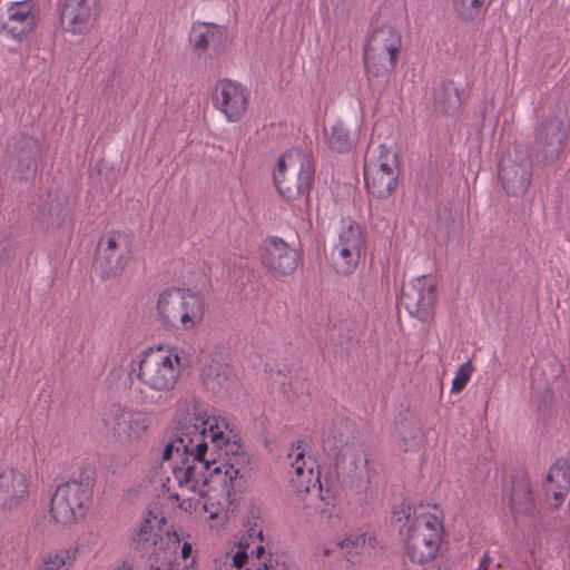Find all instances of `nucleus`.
I'll list each match as a JSON object with an SVG mask.
<instances>
[{
    "label": "nucleus",
    "instance_id": "obj_5",
    "mask_svg": "<svg viewBox=\"0 0 570 570\" xmlns=\"http://www.w3.org/2000/svg\"><path fill=\"white\" fill-rule=\"evenodd\" d=\"M180 357L177 348L149 350L132 362V373L140 383L151 391L169 393L175 389L179 376Z\"/></svg>",
    "mask_w": 570,
    "mask_h": 570
},
{
    "label": "nucleus",
    "instance_id": "obj_36",
    "mask_svg": "<svg viewBox=\"0 0 570 570\" xmlns=\"http://www.w3.org/2000/svg\"><path fill=\"white\" fill-rule=\"evenodd\" d=\"M189 538V534H185L184 532L178 533L174 531L173 533H168V541L171 544V548L176 551L180 549V557L185 561L191 558L193 547L188 541H185V538Z\"/></svg>",
    "mask_w": 570,
    "mask_h": 570
},
{
    "label": "nucleus",
    "instance_id": "obj_9",
    "mask_svg": "<svg viewBox=\"0 0 570 570\" xmlns=\"http://www.w3.org/2000/svg\"><path fill=\"white\" fill-rule=\"evenodd\" d=\"M336 424L326 432L324 443L328 450L334 451L340 448V454L336 458V473L342 483L350 487L360 488L363 483L368 482L367 478V456L365 450L361 445H344L343 433L335 431Z\"/></svg>",
    "mask_w": 570,
    "mask_h": 570
},
{
    "label": "nucleus",
    "instance_id": "obj_40",
    "mask_svg": "<svg viewBox=\"0 0 570 570\" xmlns=\"http://www.w3.org/2000/svg\"><path fill=\"white\" fill-rule=\"evenodd\" d=\"M170 499H173L175 501H178L179 500V495L177 493H171L170 494Z\"/></svg>",
    "mask_w": 570,
    "mask_h": 570
},
{
    "label": "nucleus",
    "instance_id": "obj_10",
    "mask_svg": "<svg viewBox=\"0 0 570 570\" xmlns=\"http://www.w3.org/2000/svg\"><path fill=\"white\" fill-rule=\"evenodd\" d=\"M364 180L371 195L387 198L397 185L396 155L385 145H380L376 151L365 158Z\"/></svg>",
    "mask_w": 570,
    "mask_h": 570
},
{
    "label": "nucleus",
    "instance_id": "obj_33",
    "mask_svg": "<svg viewBox=\"0 0 570 570\" xmlns=\"http://www.w3.org/2000/svg\"><path fill=\"white\" fill-rule=\"evenodd\" d=\"M330 147L337 153H347L355 145V138L341 121H336L327 134Z\"/></svg>",
    "mask_w": 570,
    "mask_h": 570
},
{
    "label": "nucleus",
    "instance_id": "obj_8",
    "mask_svg": "<svg viewBox=\"0 0 570 570\" xmlns=\"http://www.w3.org/2000/svg\"><path fill=\"white\" fill-rule=\"evenodd\" d=\"M95 480L89 474L70 479L57 487L50 502V512L56 522L68 524L81 517L90 501Z\"/></svg>",
    "mask_w": 570,
    "mask_h": 570
},
{
    "label": "nucleus",
    "instance_id": "obj_43",
    "mask_svg": "<svg viewBox=\"0 0 570 570\" xmlns=\"http://www.w3.org/2000/svg\"><path fill=\"white\" fill-rule=\"evenodd\" d=\"M226 570H232V569H226Z\"/></svg>",
    "mask_w": 570,
    "mask_h": 570
},
{
    "label": "nucleus",
    "instance_id": "obj_30",
    "mask_svg": "<svg viewBox=\"0 0 570 570\" xmlns=\"http://www.w3.org/2000/svg\"><path fill=\"white\" fill-rule=\"evenodd\" d=\"M159 534L155 530L154 520L145 518L131 537V546L140 553H147L157 543Z\"/></svg>",
    "mask_w": 570,
    "mask_h": 570
},
{
    "label": "nucleus",
    "instance_id": "obj_4",
    "mask_svg": "<svg viewBox=\"0 0 570 570\" xmlns=\"http://www.w3.org/2000/svg\"><path fill=\"white\" fill-rule=\"evenodd\" d=\"M156 309L164 326L191 331L204 320L205 302L198 293L190 289L168 287L159 293Z\"/></svg>",
    "mask_w": 570,
    "mask_h": 570
},
{
    "label": "nucleus",
    "instance_id": "obj_11",
    "mask_svg": "<svg viewBox=\"0 0 570 570\" xmlns=\"http://www.w3.org/2000/svg\"><path fill=\"white\" fill-rule=\"evenodd\" d=\"M363 247L364 236L360 225L343 222L330 252V262L334 271L343 276L353 274L358 266Z\"/></svg>",
    "mask_w": 570,
    "mask_h": 570
},
{
    "label": "nucleus",
    "instance_id": "obj_35",
    "mask_svg": "<svg viewBox=\"0 0 570 570\" xmlns=\"http://www.w3.org/2000/svg\"><path fill=\"white\" fill-rule=\"evenodd\" d=\"M487 0H453V9L461 20L472 21L481 13Z\"/></svg>",
    "mask_w": 570,
    "mask_h": 570
},
{
    "label": "nucleus",
    "instance_id": "obj_29",
    "mask_svg": "<svg viewBox=\"0 0 570 570\" xmlns=\"http://www.w3.org/2000/svg\"><path fill=\"white\" fill-rule=\"evenodd\" d=\"M130 411H126L119 405H112L104 419L105 428L112 436L121 442H128V424Z\"/></svg>",
    "mask_w": 570,
    "mask_h": 570
},
{
    "label": "nucleus",
    "instance_id": "obj_28",
    "mask_svg": "<svg viewBox=\"0 0 570 570\" xmlns=\"http://www.w3.org/2000/svg\"><path fill=\"white\" fill-rule=\"evenodd\" d=\"M375 544L376 538L366 532H351L336 543L347 560L353 563L355 562L354 557L360 556L365 549H373Z\"/></svg>",
    "mask_w": 570,
    "mask_h": 570
},
{
    "label": "nucleus",
    "instance_id": "obj_34",
    "mask_svg": "<svg viewBox=\"0 0 570 570\" xmlns=\"http://www.w3.org/2000/svg\"><path fill=\"white\" fill-rule=\"evenodd\" d=\"M149 426L150 417L148 413L141 411L130 412L128 424V442L144 438L147 434Z\"/></svg>",
    "mask_w": 570,
    "mask_h": 570
},
{
    "label": "nucleus",
    "instance_id": "obj_27",
    "mask_svg": "<svg viewBox=\"0 0 570 570\" xmlns=\"http://www.w3.org/2000/svg\"><path fill=\"white\" fill-rule=\"evenodd\" d=\"M79 546H70L43 556L38 570H72L79 556Z\"/></svg>",
    "mask_w": 570,
    "mask_h": 570
},
{
    "label": "nucleus",
    "instance_id": "obj_17",
    "mask_svg": "<svg viewBox=\"0 0 570 570\" xmlns=\"http://www.w3.org/2000/svg\"><path fill=\"white\" fill-rule=\"evenodd\" d=\"M238 551L233 556V567L236 570H288L283 556L271 553L262 544L250 549L245 537L238 540Z\"/></svg>",
    "mask_w": 570,
    "mask_h": 570
},
{
    "label": "nucleus",
    "instance_id": "obj_20",
    "mask_svg": "<svg viewBox=\"0 0 570 570\" xmlns=\"http://www.w3.org/2000/svg\"><path fill=\"white\" fill-rule=\"evenodd\" d=\"M36 27V13L32 1L12 2L7 9V19L2 31L14 40L26 39Z\"/></svg>",
    "mask_w": 570,
    "mask_h": 570
},
{
    "label": "nucleus",
    "instance_id": "obj_15",
    "mask_svg": "<svg viewBox=\"0 0 570 570\" xmlns=\"http://www.w3.org/2000/svg\"><path fill=\"white\" fill-rule=\"evenodd\" d=\"M262 264L276 277L293 274L299 262V253L276 236L267 237L259 247Z\"/></svg>",
    "mask_w": 570,
    "mask_h": 570
},
{
    "label": "nucleus",
    "instance_id": "obj_38",
    "mask_svg": "<svg viewBox=\"0 0 570 570\" xmlns=\"http://www.w3.org/2000/svg\"><path fill=\"white\" fill-rule=\"evenodd\" d=\"M242 537H245L250 546L256 541L259 543L264 541L263 529L258 524L257 520H248L245 523V533Z\"/></svg>",
    "mask_w": 570,
    "mask_h": 570
},
{
    "label": "nucleus",
    "instance_id": "obj_31",
    "mask_svg": "<svg viewBox=\"0 0 570 570\" xmlns=\"http://www.w3.org/2000/svg\"><path fill=\"white\" fill-rule=\"evenodd\" d=\"M435 104L446 115H454L462 105L461 92L453 81L443 82L435 95Z\"/></svg>",
    "mask_w": 570,
    "mask_h": 570
},
{
    "label": "nucleus",
    "instance_id": "obj_32",
    "mask_svg": "<svg viewBox=\"0 0 570 570\" xmlns=\"http://www.w3.org/2000/svg\"><path fill=\"white\" fill-rule=\"evenodd\" d=\"M205 384L215 394H220L224 391H228L233 384L230 370L228 366L220 364L210 366L206 372Z\"/></svg>",
    "mask_w": 570,
    "mask_h": 570
},
{
    "label": "nucleus",
    "instance_id": "obj_18",
    "mask_svg": "<svg viewBox=\"0 0 570 570\" xmlns=\"http://www.w3.org/2000/svg\"><path fill=\"white\" fill-rule=\"evenodd\" d=\"M29 476L14 468L0 469V511L17 510L29 497Z\"/></svg>",
    "mask_w": 570,
    "mask_h": 570
},
{
    "label": "nucleus",
    "instance_id": "obj_42",
    "mask_svg": "<svg viewBox=\"0 0 570 570\" xmlns=\"http://www.w3.org/2000/svg\"><path fill=\"white\" fill-rule=\"evenodd\" d=\"M155 570H160V568H159V567H156V568H155Z\"/></svg>",
    "mask_w": 570,
    "mask_h": 570
},
{
    "label": "nucleus",
    "instance_id": "obj_12",
    "mask_svg": "<svg viewBox=\"0 0 570 570\" xmlns=\"http://www.w3.org/2000/svg\"><path fill=\"white\" fill-rule=\"evenodd\" d=\"M130 258L128 240L121 233H109L98 243L94 259L95 272L104 279L122 274Z\"/></svg>",
    "mask_w": 570,
    "mask_h": 570
},
{
    "label": "nucleus",
    "instance_id": "obj_14",
    "mask_svg": "<svg viewBox=\"0 0 570 570\" xmlns=\"http://www.w3.org/2000/svg\"><path fill=\"white\" fill-rule=\"evenodd\" d=\"M499 178L509 196H522L532 179L531 158L522 150H515L514 156L503 157L499 167Z\"/></svg>",
    "mask_w": 570,
    "mask_h": 570
},
{
    "label": "nucleus",
    "instance_id": "obj_1",
    "mask_svg": "<svg viewBox=\"0 0 570 570\" xmlns=\"http://www.w3.org/2000/svg\"><path fill=\"white\" fill-rule=\"evenodd\" d=\"M174 424L163 460H170L174 453L179 458L173 468L178 485L204 497L209 483H222L229 495L237 478L245 476L249 459L239 442L225 434L226 420L209 415L197 403H185L177 409Z\"/></svg>",
    "mask_w": 570,
    "mask_h": 570
},
{
    "label": "nucleus",
    "instance_id": "obj_26",
    "mask_svg": "<svg viewBox=\"0 0 570 570\" xmlns=\"http://www.w3.org/2000/svg\"><path fill=\"white\" fill-rule=\"evenodd\" d=\"M424 439V433L417 422H404L396 426L393 435L394 446L403 452L417 449Z\"/></svg>",
    "mask_w": 570,
    "mask_h": 570
},
{
    "label": "nucleus",
    "instance_id": "obj_25",
    "mask_svg": "<svg viewBox=\"0 0 570 570\" xmlns=\"http://www.w3.org/2000/svg\"><path fill=\"white\" fill-rule=\"evenodd\" d=\"M512 488L509 507L514 518L518 515H532L535 509L530 480L525 474L512 478Z\"/></svg>",
    "mask_w": 570,
    "mask_h": 570
},
{
    "label": "nucleus",
    "instance_id": "obj_41",
    "mask_svg": "<svg viewBox=\"0 0 570 570\" xmlns=\"http://www.w3.org/2000/svg\"><path fill=\"white\" fill-rule=\"evenodd\" d=\"M185 504H186V501H183V502L179 504V508H181V509H185V510H186V509H187V507H185Z\"/></svg>",
    "mask_w": 570,
    "mask_h": 570
},
{
    "label": "nucleus",
    "instance_id": "obj_23",
    "mask_svg": "<svg viewBox=\"0 0 570 570\" xmlns=\"http://www.w3.org/2000/svg\"><path fill=\"white\" fill-rule=\"evenodd\" d=\"M189 40L199 55L209 49L219 51L227 40V30L225 27L215 23L195 22L191 27Z\"/></svg>",
    "mask_w": 570,
    "mask_h": 570
},
{
    "label": "nucleus",
    "instance_id": "obj_2",
    "mask_svg": "<svg viewBox=\"0 0 570 570\" xmlns=\"http://www.w3.org/2000/svg\"><path fill=\"white\" fill-rule=\"evenodd\" d=\"M393 521L400 524V535L411 562L423 566L436 558L444 535L439 515L402 503L394 508Z\"/></svg>",
    "mask_w": 570,
    "mask_h": 570
},
{
    "label": "nucleus",
    "instance_id": "obj_21",
    "mask_svg": "<svg viewBox=\"0 0 570 570\" xmlns=\"http://www.w3.org/2000/svg\"><path fill=\"white\" fill-rule=\"evenodd\" d=\"M567 138L563 121L558 117H549L535 131L537 148L546 160H553L561 151Z\"/></svg>",
    "mask_w": 570,
    "mask_h": 570
},
{
    "label": "nucleus",
    "instance_id": "obj_3",
    "mask_svg": "<svg viewBox=\"0 0 570 570\" xmlns=\"http://www.w3.org/2000/svg\"><path fill=\"white\" fill-rule=\"evenodd\" d=\"M306 448L304 441H297L288 451L291 470L295 473L292 483L301 497L306 515H320L321 521L331 524L335 507L322 495L321 473L316 469L315 460L306 456Z\"/></svg>",
    "mask_w": 570,
    "mask_h": 570
},
{
    "label": "nucleus",
    "instance_id": "obj_24",
    "mask_svg": "<svg viewBox=\"0 0 570 570\" xmlns=\"http://www.w3.org/2000/svg\"><path fill=\"white\" fill-rule=\"evenodd\" d=\"M39 146L36 139L26 135L13 136L6 149V158L10 166H14L17 170L30 169L35 164L36 155Z\"/></svg>",
    "mask_w": 570,
    "mask_h": 570
},
{
    "label": "nucleus",
    "instance_id": "obj_6",
    "mask_svg": "<svg viewBox=\"0 0 570 570\" xmlns=\"http://www.w3.org/2000/svg\"><path fill=\"white\" fill-rule=\"evenodd\" d=\"M401 46V33L392 26L373 28L364 45L363 60L366 72L374 77L390 73L396 66Z\"/></svg>",
    "mask_w": 570,
    "mask_h": 570
},
{
    "label": "nucleus",
    "instance_id": "obj_13",
    "mask_svg": "<svg viewBox=\"0 0 570 570\" xmlns=\"http://www.w3.org/2000/svg\"><path fill=\"white\" fill-rule=\"evenodd\" d=\"M435 302L436 287L431 276L416 277L402 287L400 304L411 316L422 322L432 317Z\"/></svg>",
    "mask_w": 570,
    "mask_h": 570
},
{
    "label": "nucleus",
    "instance_id": "obj_37",
    "mask_svg": "<svg viewBox=\"0 0 570 570\" xmlns=\"http://www.w3.org/2000/svg\"><path fill=\"white\" fill-rule=\"evenodd\" d=\"M473 368L470 362L463 363L459 370L455 372L454 379L452 381V393H459L461 392L465 385L468 384L471 375H472Z\"/></svg>",
    "mask_w": 570,
    "mask_h": 570
},
{
    "label": "nucleus",
    "instance_id": "obj_19",
    "mask_svg": "<svg viewBox=\"0 0 570 570\" xmlns=\"http://www.w3.org/2000/svg\"><path fill=\"white\" fill-rule=\"evenodd\" d=\"M248 92L238 82L224 79L215 89V107L220 110L228 121H238L248 106Z\"/></svg>",
    "mask_w": 570,
    "mask_h": 570
},
{
    "label": "nucleus",
    "instance_id": "obj_39",
    "mask_svg": "<svg viewBox=\"0 0 570 570\" xmlns=\"http://www.w3.org/2000/svg\"><path fill=\"white\" fill-rule=\"evenodd\" d=\"M490 562H491V559H490L489 554L484 553L482 556V558L480 559L479 570H490ZM500 569H501V566L497 564L495 570H500Z\"/></svg>",
    "mask_w": 570,
    "mask_h": 570
},
{
    "label": "nucleus",
    "instance_id": "obj_16",
    "mask_svg": "<svg viewBox=\"0 0 570 570\" xmlns=\"http://www.w3.org/2000/svg\"><path fill=\"white\" fill-rule=\"evenodd\" d=\"M98 17V0H65L61 7L62 29L72 35L89 33Z\"/></svg>",
    "mask_w": 570,
    "mask_h": 570
},
{
    "label": "nucleus",
    "instance_id": "obj_22",
    "mask_svg": "<svg viewBox=\"0 0 570 570\" xmlns=\"http://www.w3.org/2000/svg\"><path fill=\"white\" fill-rule=\"evenodd\" d=\"M546 497L550 508L558 509L570 491V463L558 460L550 469L546 483Z\"/></svg>",
    "mask_w": 570,
    "mask_h": 570
},
{
    "label": "nucleus",
    "instance_id": "obj_7",
    "mask_svg": "<svg viewBox=\"0 0 570 570\" xmlns=\"http://www.w3.org/2000/svg\"><path fill=\"white\" fill-rule=\"evenodd\" d=\"M309 159L299 150L285 153L274 170V184L279 195L287 202L307 196L313 178Z\"/></svg>",
    "mask_w": 570,
    "mask_h": 570
}]
</instances>
